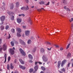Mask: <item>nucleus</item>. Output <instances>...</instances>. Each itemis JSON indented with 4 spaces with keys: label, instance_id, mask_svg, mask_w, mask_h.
<instances>
[{
    "label": "nucleus",
    "instance_id": "nucleus-20",
    "mask_svg": "<svg viewBox=\"0 0 73 73\" xmlns=\"http://www.w3.org/2000/svg\"><path fill=\"white\" fill-rule=\"evenodd\" d=\"M37 64H42V63L40 62H36L35 63V65H37Z\"/></svg>",
    "mask_w": 73,
    "mask_h": 73
},
{
    "label": "nucleus",
    "instance_id": "nucleus-1",
    "mask_svg": "<svg viewBox=\"0 0 73 73\" xmlns=\"http://www.w3.org/2000/svg\"><path fill=\"white\" fill-rule=\"evenodd\" d=\"M42 58L43 60V61H44V62H47V61H48V58H47V57H46L45 55H44L43 56Z\"/></svg>",
    "mask_w": 73,
    "mask_h": 73
},
{
    "label": "nucleus",
    "instance_id": "nucleus-29",
    "mask_svg": "<svg viewBox=\"0 0 73 73\" xmlns=\"http://www.w3.org/2000/svg\"><path fill=\"white\" fill-rule=\"evenodd\" d=\"M7 69L9 70V69H10V66L9 65V64H7Z\"/></svg>",
    "mask_w": 73,
    "mask_h": 73
},
{
    "label": "nucleus",
    "instance_id": "nucleus-33",
    "mask_svg": "<svg viewBox=\"0 0 73 73\" xmlns=\"http://www.w3.org/2000/svg\"><path fill=\"white\" fill-rule=\"evenodd\" d=\"M41 68L42 70H44H44H45V67H41Z\"/></svg>",
    "mask_w": 73,
    "mask_h": 73
},
{
    "label": "nucleus",
    "instance_id": "nucleus-5",
    "mask_svg": "<svg viewBox=\"0 0 73 73\" xmlns=\"http://www.w3.org/2000/svg\"><path fill=\"white\" fill-rule=\"evenodd\" d=\"M5 17L4 16H2L0 18L1 21H4L5 20Z\"/></svg>",
    "mask_w": 73,
    "mask_h": 73
},
{
    "label": "nucleus",
    "instance_id": "nucleus-44",
    "mask_svg": "<svg viewBox=\"0 0 73 73\" xmlns=\"http://www.w3.org/2000/svg\"><path fill=\"white\" fill-rule=\"evenodd\" d=\"M55 46H56V48H58L59 46L58 45H55Z\"/></svg>",
    "mask_w": 73,
    "mask_h": 73
},
{
    "label": "nucleus",
    "instance_id": "nucleus-2",
    "mask_svg": "<svg viewBox=\"0 0 73 73\" xmlns=\"http://www.w3.org/2000/svg\"><path fill=\"white\" fill-rule=\"evenodd\" d=\"M25 33L26 36L29 37V35H30V31L28 30L26 31H25Z\"/></svg>",
    "mask_w": 73,
    "mask_h": 73
},
{
    "label": "nucleus",
    "instance_id": "nucleus-9",
    "mask_svg": "<svg viewBox=\"0 0 73 73\" xmlns=\"http://www.w3.org/2000/svg\"><path fill=\"white\" fill-rule=\"evenodd\" d=\"M19 67L21 69H23V70H24V69H25V67L21 65H19Z\"/></svg>",
    "mask_w": 73,
    "mask_h": 73
},
{
    "label": "nucleus",
    "instance_id": "nucleus-39",
    "mask_svg": "<svg viewBox=\"0 0 73 73\" xmlns=\"http://www.w3.org/2000/svg\"><path fill=\"white\" fill-rule=\"evenodd\" d=\"M61 71H62V72H65V68H62L61 70Z\"/></svg>",
    "mask_w": 73,
    "mask_h": 73
},
{
    "label": "nucleus",
    "instance_id": "nucleus-45",
    "mask_svg": "<svg viewBox=\"0 0 73 73\" xmlns=\"http://www.w3.org/2000/svg\"><path fill=\"white\" fill-rule=\"evenodd\" d=\"M29 62H30V63H32V62H33V61L32 60H29Z\"/></svg>",
    "mask_w": 73,
    "mask_h": 73
},
{
    "label": "nucleus",
    "instance_id": "nucleus-30",
    "mask_svg": "<svg viewBox=\"0 0 73 73\" xmlns=\"http://www.w3.org/2000/svg\"><path fill=\"white\" fill-rule=\"evenodd\" d=\"M17 37H21V35L20 33H17Z\"/></svg>",
    "mask_w": 73,
    "mask_h": 73
},
{
    "label": "nucleus",
    "instance_id": "nucleus-11",
    "mask_svg": "<svg viewBox=\"0 0 73 73\" xmlns=\"http://www.w3.org/2000/svg\"><path fill=\"white\" fill-rule=\"evenodd\" d=\"M19 41L21 44H23V45H25V42H24V41H23L21 39H20Z\"/></svg>",
    "mask_w": 73,
    "mask_h": 73
},
{
    "label": "nucleus",
    "instance_id": "nucleus-8",
    "mask_svg": "<svg viewBox=\"0 0 73 73\" xmlns=\"http://www.w3.org/2000/svg\"><path fill=\"white\" fill-rule=\"evenodd\" d=\"M10 52L12 55H13L14 54V50H13V49L12 48H10Z\"/></svg>",
    "mask_w": 73,
    "mask_h": 73
},
{
    "label": "nucleus",
    "instance_id": "nucleus-50",
    "mask_svg": "<svg viewBox=\"0 0 73 73\" xmlns=\"http://www.w3.org/2000/svg\"><path fill=\"white\" fill-rule=\"evenodd\" d=\"M49 3H50L49 2L47 4H46V5H49Z\"/></svg>",
    "mask_w": 73,
    "mask_h": 73
},
{
    "label": "nucleus",
    "instance_id": "nucleus-19",
    "mask_svg": "<svg viewBox=\"0 0 73 73\" xmlns=\"http://www.w3.org/2000/svg\"><path fill=\"white\" fill-rule=\"evenodd\" d=\"M10 9H13V4H12L10 5Z\"/></svg>",
    "mask_w": 73,
    "mask_h": 73
},
{
    "label": "nucleus",
    "instance_id": "nucleus-28",
    "mask_svg": "<svg viewBox=\"0 0 73 73\" xmlns=\"http://www.w3.org/2000/svg\"><path fill=\"white\" fill-rule=\"evenodd\" d=\"M11 44L12 46H14V42H13V41L11 42Z\"/></svg>",
    "mask_w": 73,
    "mask_h": 73
},
{
    "label": "nucleus",
    "instance_id": "nucleus-37",
    "mask_svg": "<svg viewBox=\"0 0 73 73\" xmlns=\"http://www.w3.org/2000/svg\"><path fill=\"white\" fill-rule=\"evenodd\" d=\"M11 31L12 33H15V29H13L11 30Z\"/></svg>",
    "mask_w": 73,
    "mask_h": 73
},
{
    "label": "nucleus",
    "instance_id": "nucleus-62",
    "mask_svg": "<svg viewBox=\"0 0 73 73\" xmlns=\"http://www.w3.org/2000/svg\"><path fill=\"white\" fill-rule=\"evenodd\" d=\"M52 4H54V1H52Z\"/></svg>",
    "mask_w": 73,
    "mask_h": 73
},
{
    "label": "nucleus",
    "instance_id": "nucleus-15",
    "mask_svg": "<svg viewBox=\"0 0 73 73\" xmlns=\"http://www.w3.org/2000/svg\"><path fill=\"white\" fill-rule=\"evenodd\" d=\"M19 60L22 64H24V61H23V60H22V59H19Z\"/></svg>",
    "mask_w": 73,
    "mask_h": 73
},
{
    "label": "nucleus",
    "instance_id": "nucleus-22",
    "mask_svg": "<svg viewBox=\"0 0 73 73\" xmlns=\"http://www.w3.org/2000/svg\"><path fill=\"white\" fill-rule=\"evenodd\" d=\"M45 42V44H47V45H52V44L50 43V42Z\"/></svg>",
    "mask_w": 73,
    "mask_h": 73
},
{
    "label": "nucleus",
    "instance_id": "nucleus-40",
    "mask_svg": "<svg viewBox=\"0 0 73 73\" xmlns=\"http://www.w3.org/2000/svg\"><path fill=\"white\" fill-rule=\"evenodd\" d=\"M1 8L3 10H4L5 9V7L4 6H3L1 7Z\"/></svg>",
    "mask_w": 73,
    "mask_h": 73
},
{
    "label": "nucleus",
    "instance_id": "nucleus-48",
    "mask_svg": "<svg viewBox=\"0 0 73 73\" xmlns=\"http://www.w3.org/2000/svg\"><path fill=\"white\" fill-rule=\"evenodd\" d=\"M11 35H10V34H9V36L8 37V39H9V38H11Z\"/></svg>",
    "mask_w": 73,
    "mask_h": 73
},
{
    "label": "nucleus",
    "instance_id": "nucleus-60",
    "mask_svg": "<svg viewBox=\"0 0 73 73\" xmlns=\"http://www.w3.org/2000/svg\"><path fill=\"white\" fill-rule=\"evenodd\" d=\"M2 50V48H0V53H1V52Z\"/></svg>",
    "mask_w": 73,
    "mask_h": 73
},
{
    "label": "nucleus",
    "instance_id": "nucleus-6",
    "mask_svg": "<svg viewBox=\"0 0 73 73\" xmlns=\"http://www.w3.org/2000/svg\"><path fill=\"white\" fill-rule=\"evenodd\" d=\"M2 48L4 50H6L7 48V45L6 44H4Z\"/></svg>",
    "mask_w": 73,
    "mask_h": 73
},
{
    "label": "nucleus",
    "instance_id": "nucleus-26",
    "mask_svg": "<svg viewBox=\"0 0 73 73\" xmlns=\"http://www.w3.org/2000/svg\"><path fill=\"white\" fill-rule=\"evenodd\" d=\"M31 42L32 41H31V40L30 39H29L27 41V43L29 44H31Z\"/></svg>",
    "mask_w": 73,
    "mask_h": 73
},
{
    "label": "nucleus",
    "instance_id": "nucleus-49",
    "mask_svg": "<svg viewBox=\"0 0 73 73\" xmlns=\"http://www.w3.org/2000/svg\"><path fill=\"white\" fill-rule=\"evenodd\" d=\"M23 28H24V29H25V28H26V26H23Z\"/></svg>",
    "mask_w": 73,
    "mask_h": 73
},
{
    "label": "nucleus",
    "instance_id": "nucleus-52",
    "mask_svg": "<svg viewBox=\"0 0 73 73\" xmlns=\"http://www.w3.org/2000/svg\"><path fill=\"white\" fill-rule=\"evenodd\" d=\"M66 11H70V9H69V8H67L66 9Z\"/></svg>",
    "mask_w": 73,
    "mask_h": 73
},
{
    "label": "nucleus",
    "instance_id": "nucleus-59",
    "mask_svg": "<svg viewBox=\"0 0 73 73\" xmlns=\"http://www.w3.org/2000/svg\"><path fill=\"white\" fill-rule=\"evenodd\" d=\"M1 39H0V45L1 44Z\"/></svg>",
    "mask_w": 73,
    "mask_h": 73
},
{
    "label": "nucleus",
    "instance_id": "nucleus-34",
    "mask_svg": "<svg viewBox=\"0 0 73 73\" xmlns=\"http://www.w3.org/2000/svg\"><path fill=\"white\" fill-rule=\"evenodd\" d=\"M44 2L43 1H42L39 2V4H44Z\"/></svg>",
    "mask_w": 73,
    "mask_h": 73
},
{
    "label": "nucleus",
    "instance_id": "nucleus-4",
    "mask_svg": "<svg viewBox=\"0 0 73 73\" xmlns=\"http://www.w3.org/2000/svg\"><path fill=\"white\" fill-rule=\"evenodd\" d=\"M19 50L20 51L21 53L22 54L23 56H25L26 55L25 53L24 52V51L23 50H22V49L21 48H20L19 49Z\"/></svg>",
    "mask_w": 73,
    "mask_h": 73
},
{
    "label": "nucleus",
    "instance_id": "nucleus-10",
    "mask_svg": "<svg viewBox=\"0 0 73 73\" xmlns=\"http://www.w3.org/2000/svg\"><path fill=\"white\" fill-rule=\"evenodd\" d=\"M16 30L18 32V33H21V29H20L19 28H16Z\"/></svg>",
    "mask_w": 73,
    "mask_h": 73
},
{
    "label": "nucleus",
    "instance_id": "nucleus-64",
    "mask_svg": "<svg viewBox=\"0 0 73 73\" xmlns=\"http://www.w3.org/2000/svg\"><path fill=\"white\" fill-rule=\"evenodd\" d=\"M72 66L73 67V62L72 63Z\"/></svg>",
    "mask_w": 73,
    "mask_h": 73
},
{
    "label": "nucleus",
    "instance_id": "nucleus-23",
    "mask_svg": "<svg viewBox=\"0 0 73 73\" xmlns=\"http://www.w3.org/2000/svg\"><path fill=\"white\" fill-rule=\"evenodd\" d=\"M0 28L1 31H3V30H4V27L3 25H2L1 26Z\"/></svg>",
    "mask_w": 73,
    "mask_h": 73
},
{
    "label": "nucleus",
    "instance_id": "nucleus-32",
    "mask_svg": "<svg viewBox=\"0 0 73 73\" xmlns=\"http://www.w3.org/2000/svg\"><path fill=\"white\" fill-rule=\"evenodd\" d=\"M33 71V69L31 68L29 72L30 73H32Z\"/></svg>",
    "mask_w": 73,
    "mask_h": 73
},
{
    "label": "nucleus",
    "instance_id": "nucleus-25",
    "mask_svg": "<svg viewBox=\"0 0 73 73\" xmlns=\"http://www.w3.org/2000/svg\"><path fill=\"white\" fill-rule=\"evenodd\" d=\"M60 64H61V61H59L58 62V67H60Z\"/></svg>",
    "mask_w": 73,
    "mask_h": 73
},
{
    "label": "nucleus",
    "instance_id": "nucleus-14",
    "mask_svg": "<svg viewBox=\"0 0 73 73\" xmlns=\"http://www.w3.org/2000/svg\"><path fill=\"white\" fill-rule=\"evenodd\" d=\"M41 53H45L44 49L43 48H41L40 50Z\"/></svg>",
    "mask_w": 73,
    "mask_h": 73
},
{
    "label": "nucleus",
    "instance_id": "nucleus-17",
    "mask_svg": "<svg viewBox=\"0 0 73 73\" xmlns=\"http://www.w3.org/2000/svg\"><path fill=\"white\" fill-rule=\"evenodd\" d=\"M10 68L12 69H13L14 68V66H13V64L11 63L10 64Z\"/></svg>",
    "mask_w": 73,
    "mask_h": 73
},
{
    "label": "nucleus",
    "instance_id": "nucleus-57",
    "mask_svg": "<svg viewBox=\"0 0 73 73\" xmlns=\"http://www.w3.org/2000/svg\"><path fill=\"white\" fill-rule=\"evenodd\" d=\"M22 16H23V17H25V15L24 14H22Z\"/></svg>",
    "mask_w": 73,
    "mask_h": 73
},
{
    "label": "nucleus",
    "instance_id": "nucleus-38",
    "mask_svg": "<svg viewBox=\"0 0 73 73\" xmlns=\"http://www.w3.org/2000/svg\"><path fill=\"white\" fill-rule=\"evenodd\" d=\"M9 28V26L7 25L6 26L5 29L6 30L8 29V28Z\"/></svg>",
    "mask_w": 73,
    "mask_h": 73
},
{
    "label": "nucleus",
    "instance_id": "nucleus-35",
    "mask_svg": "<svg viewBox=\"0 0 73 73\" xmlns=\"http://www.w3.org/2000/svg\"><path fill=\"white\" fill-rule=\"evenodd\" d=\"M73 21V18H71V19H70L69 20V21L70 22H72Z\"/></svg>",
    "mask_w": 73,
    "mask_h": 73
},
{
    "label": "nucleus",
    "instance_id": "nucleus-16",
    "mask_svg": "<svg viewBox=\"0 0 73 73\" xmlns=\"http://www.w3.org/2000/svg\"><path fill=\"white\" fill-rule=\"evenodd\" d=\"M28 56H29V58L31 60H32V59H33V56H32V55H31V54H29L28 55Z\"/></svg>",
    "mask_w": 73,
    "mask_h": 73
},
{
    "label": "nucleus",
    "instance_id": "nucleus-55",
    "mask_svg": "<svg viewBox=\"0 0 73 73\" xmlns=\"http://www.w3.org/2000/svg\"><path fill=\"white\" fill-rule=\"evenodd\" d=\"M47 49L48 50H51V48H47Z\"/></svg>",
    "mask_w": 73,
    "mask_h": 73
},
{
    "label": "nucleus",
    "instance_id": "nucleus-47",
    "mask_svg": "<svg viewBox=\"0 0 73 73\" xmlns=\"http://www.w3.org/2000/svg\"><path fill=\"white\" fill-rule=\"evenodd\" d=\"M63 49H64V48H63L62 47L60 48V50H63Z\"/></svg>",
    "mask_w": 73,
    "mask_h": 73
},
{
    "label": "nucleus",
    "instance_id": "nucleus-27",
    "mask_svg": "<svg viewBox=\"0 0 73 73\" xmlns=\"http://www.w3.org/2000/svg\"><path fill=\"white\" fill-rule=\"evenodd\" d=\"M41 9L42 10H45V9H44V8H41V9H38V11H41Z\"/></svg>",
    "mask_w": 73,
    "mask_h": 73
},
{
    "label": "nucleus",
    "instance_id": "nucleus-51",
    "mask_svg": "<svg viewBox=\"0 0 73 73\" xmlns=\"http://www.w3.org/2000/svg\"><path fill=\"white\" fill-rule=\"evenodd\" d=\"M5 58H7V54H5Z\"/></svg>",
    "mask_w": 73,
    "mask_h": 73
},
{
    "label": "nucleus",
    "instance_id": "nucleus-54",
    "mask_svg": "<svg viewBox=\"0 0 73 73\" xmlns=\"http://www.w3.org/2000/svg\"><path fill=\"white\" fill-rule=\"evenodd\" d=\"M7 61V58H5V60L4 61V63H5L6 62V61Z\"/></svg>",
    "mask_w": 73,
    "mask_h": 73
},
{
    "label": "nucleus",
    "instance_id": "nucleus-58",
    "mask_svg": "<svg viewBox=\"0 0 73 73\" xmlns=\"http://www.w3.org/2000/svg\"><path fill=\"white\" fill-rule=\"evenodd\" d=\"M64 8L65 9H66H66L67 8H66V7L65 6V7H64Z\"/></svg>",
    "mask_w": 73,
    "mask_h": 73
},
{
    "label": "nucleus",
    "instance_id": "nucleus-43",
    "mask_svg": "<svg viewBox=\"0 0 73 73\" xmlns=\"http://www.w3.org/2000/svg\"><path fill=\"white\" fill-rule=\"evenodd\" d=\"M10 60H11V57H10V56H9L8 58V61H10Z\"/></svg>",
    "mask_w": 73,
    "mask_h": 73
},
{
    "label": "nucleus",
    "instance_id": "nucleus-42",
    "mask_svg": "<svg viewBox=\"0 0 73 73\" xmlns=\"http://www.w3.org/2000/svg\"><path fill=\"white\" fill-rule=\"evenodd\" d=\"M71 64L70 63H69L67 65V67H69V65Z\"/></svg>",
    "mask_w": 73,
    "mask_h": 73
},
{
    "label": "nucleus",
    "instance_id": "nucleus-7",
    "mask_svg": "<svg viewBox=\"0 0 73 73\" xmlns=\"http://www.w3.org/2000/svg\"><path fill=\"white\" fill-rule=\"evenodd\" d=\"M66 62V60H63L62 62L61 66L62 67L63 66H64V64H65Z\"/></svg>",
    "mask_w": 73,
    "mask_h": 73
},
{
    "label": "nucleus",
    "instance_id": "nucleus-31",
    "mask_svg": "<svg viewBox=\"0 0 73 73\" xmlns=\"http://www.w3.org/2000/svg\"><path fill=\"white\" fill-rule=\"evenodd\" d=\"M70 44L69 43V44H68V45H67L66 49H68L69 48V47L70 46Z\"/></svg>",
    "mask_w": 73,
    "mask_h": 73
},
{
    "label": "nucleus",
    "instance_id": "nucleus-18",
    "mask_svg": "<svg viewBox=\"0 0 73 73\" xmlns=\"http://www.w3.org/2000/svg\"><path fill=\"white\" fill-rule=\"evenodd\" d=\"M34 69L35 71H37V70L38 69V66L36 65Z\"/></svg>",
    "mask_w": 73,
    "mask_h": 73
},
{
    "label": "nucleus",
    "instance_id": "nucleus-56",
    "mask_svg": "<svg viewBox=\"0 0 73 73\" xmlns=\"http://www.w3.org/2000/svg\"><path fill=\"white\" fill-rule=\"evenodd\" d=\"M17 62V60L16 59L14 61L15 63H16V62Z\"/></svg>",
    "mask_w": 73,
    "mask_h": 73
},
{
    "label": "nucleus",
    "instance_id": "nucleus-13",
    "mask_svg": "<svg viewBox=\"0 0 73 73\" xmlns=\"http://www.w3.org/2000/svg\"><path fill=\"white\" fill-rule=\"evenodd\" d=\"M28 21L29 23H30V25H32V21L31 19V18H29V19L28 20Z\"/></svg>",
    "mask_w": 73,
    "mask_h": 73
},
{
    "label": "nucleus",
    "instance_id": "nucleus-12",
    "mask_svg": "<svg viewBox=\"0 0 73 73\" xmlns=\"http://www.w3.org/2000/svg\"><path fill=\"white\" fill-rule=\"evenodd\" d=\"M17 20V23L19 24H20L21 22V19L20 18H18Z\"/></svg>",
    "mask_w": 73,
    "mask_h": 73
},
{
    "label": "nucleus",
    "instance_id": "nucleus-41",
    "mask_svg": "<svg viewBox=\"0 0 73 73\" xmlns=\"http://www.w3.org/2000/svg\"><path fill=\"white\" fill-rule=\"evenodd\" d=\"M11 20H14V16H12L11 18Z\"/></svg>",
    "mask_w": 73,
    "mask_h": 73
},
{
    "label": "nucleus",
    "instance_id": "nucleus-21",
    "mask_svg": "<svg viewBox=\"0 0 73 73\" xmlns=\"http://www.w3.org/2000/svg\"><path fill=\"white\" fill-rule=\"evenodd\" d=\"M16 7L17 8H18L19 7V2H17L16 3Z\"/></svg>",
    "mask_w": 73,
    "mask_h": 73
},
{
    "label": "nucleus",
    "instance_id": "nucleus-46",
    "mask_svg": "<svg viewBox=\"0 0 73 73\" xmlns=\"http://www.w3.org/2000/svg\"><path fill=\"white\" fill-rule=\"evenodd\" d=\"M15 43L16 45H17V44H19V43H18V42H17V41H15Z\"/></svg>",
    "mask_w": 73,
    "mask_h": 73
},
{
    "label": "nucleus",
    "instance_id": "nucleus-36",
    "mask_svg": "<svg viewBox=\"0 0 73 73\" xmlns=\"http://www.w3.org/2000/svg\"><path fill=\"white\" fill-rule=\"evenodd\" d=\"M36 47H35V48L33 49V52H36Z\"/></svg>",
    "mask_w": 73,
    "mask_h": 73
},
{
    "label": "nucleus",
    "instance_id": "nucleus-53",
    "mask_svg": "<svg viewBox=\"0 0 73 73\" xmlns=\"http://www.w3.org/2000/svg\"><path fill=\"white\" fill-rule=\"evenodd\" d=\"M25 1L27 3H28L29 2V0H25Z\"/></svg>",
    "mask_w": 73,
    "mask_h": 73
},
{
    "label": "nucleus",
    "instance_id": "nucleus-63",
    "mask_svg": "<svg viewBox=\"0 0 73 73\" xmlns=\"http://www.w3.org/2000/svg\"><path fill=\"white\" fill-rule=\"evenodd\" d=\"M71 28H73V24H72V25Z\"/></svg>",
    "mask_w": 73,
    "mask_h": 73
},
{
    "label": "nucleus",
    "instance_id": "nucleus-61",
    "mask_svg": "<svg viewBox=\"0 0 73 73\" xmlns=\"http://www.w3.org/2000/svg\"><path fill=\"white\" fill-rule=\"evenodd\" d=\"M14 73H19V72H17V71H15L14 72Z\"/></svg>",
    "mask_w": 73,
    "mask_h": 73
},
{
    "label": "nucleus",
    "instance_id": "nucleus-24",
    "mask_svg": "<svg viewBox=\"0 0 73 73\" xmlns=\"http://www.w3.org/2000/svg\"><path fill=\"white\" fill-rule=\"evenodd\" d=\"M71 55V54H70V53H68V54L67 56V58H70V56Z\"/></svg>",
    "mask_w": 73,
    "mask_h": 73
},
{
    "label": "nucleus",
    "instance_id": "nucleus-3",
    "mask_svg": "<svg viewBox=\"0 0 73 73\" xmlns=\"http://www.w3.org/2000/svg\"><path fill=\"white\" fill-rule=\"evenodd\" d=\"M21 9H22L24 11H25V10H28L29 9V7H28V5H27L26 7H22L21 8Z\"/></svg>",
    "mask_w": 73,
    "mask_h": 73
}]
</instances>
